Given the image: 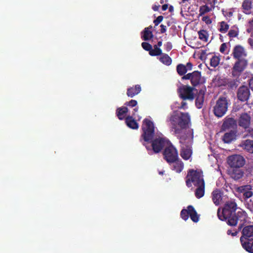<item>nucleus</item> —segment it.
I'll use <instances>...</instances> for the list:
<instances>
[{
  "mask_svg": "<svg viewBox=\"0 0 253 253\" xmlns=\"http://www.w3.org/2000/svg\"><path fill=\"white\" fill-rule=\"evenodd\" d=\"M143 133L141 141L145 145L149 154L159 153L163 148H165L164 155L165 159L168 163L173 162L178 158V153L176 149L170 142L162 136H159L155 139L151 143V139L154 132V126L150 118L145 119L142 126Z\"/></svg>",
  "mask_w": 253,
  "mask_h": 253,
  "instance_id": "f257e3e1",
  "label": "nucleus"
},
{
  "mask_svg": "<svg viewBox=\"0 0 253 253\" xmlns=\"http://www.w3.org/2000/svg\"><path fill=\"white\" fill-rule=\"evenodd\" d=\"M169 120L171 125L172 131L179 137L181 135H188L189 129L193 130L189 127L191 118L188 113L174 111L169 116Z\"/></svg>",
  "mask_w": 253,
  "mask_h": 253,
  "instance_id": "f03ea898",
  "label": "nucleus"
},
{
  "mask_svg": "<svg viewBox=\"0 0 253 253\" xmlns=\"http://www.w3.org/2000/svg\"><path fill=\"white\" fill-rule=\"evenodd\" d=\"M236 206L234 202H227L222 211L220 209L218 210L217 215L219 219L221 220H227L228 224L231 226L236 225L238 220L245 221L247 218V213L245 211L242 210L238 211V217L234 214Z\"/></svg>",
  "mask_w": 253,
  "mask_h": 253,
  "instance_id": "7ed1b4c3",
  "label": "nucleus"
},
{
  "mask_svg": "<svg viewBox=\"0 0 253 253\" xmlns=\"http://www.w3.org/2000/svg\"><path fill=\"white\" fill-rule=\"evenodd\" d=\"M193 138V132L191 129L188 130V135H181L179 137L181 147L180 156L185 160H191L192 151L191 146Z\"/></svg>",
  "mask_w": 253,
  "mask_h": 253,
  "instance_id": "20e7f679",
  "label": "nucleus"
},
{
  "mask_svg": "<svg viewBox=\"0 0 253 253\" xmlns=\"http://www.w3.org/2000/svg\"><path fill=\"white\" fill-rule=\"evenodd\" d=\"M205 183L202 171L200 170H190L187 176L186 184L188 187L192 186V183L195 186Z\"/></svg>",
  "mask_w": 253,
  "mask_h": 253,
  "instance_id": "39448f33",
  "label": "nucleus"
},
{
  "mask_svg": "<svg viewBox=\"0 0 253 253\" xmlns=\"http://www.w3.org/2000/svg\"><path fill=\"white\" fill-rule=\"evenodd\" d=\"M228 104L226 98H219L213 107V111L214 115L218 118L223 117L227 111Z\"/></svg>",
  "mask_w": 253,
  "mask_h": 253,
  "instance_id": "423d86ee",
  "label": "nucleus"
},
{
  "mask_svg": "<svg viewBox=\"0 0 253 253\" xmlns=\"http://www.w3.org/2000/svg\"><path fill=\"white\" fill-rule=\"evenodd\" d=\"M195 88L187 85H182L178 88L180 98L183 100H193L195 95Z\"/></svg>",
  "mask_w": 253,
  "mask_h": 253,
  "instance_id": "0eeeda50",
  "label": "nucleus"
},
{
  "mask_svg": "<svg viewBox=\"0 0 253 253\" xmlns=\"http://www.w3.org/2000/svg\"><path fill=\"white\" fill-rule=\"evenodd\" d=\"M181 216L184 220H187L190 216L191 220L195 222H197L199 220V215L191 206H189L187 209H183L181 211Z\"/></svg>",
  "mask_w": 253,
  "mask_h": 253,
  "instance_id": "6e6552de",
  "label": "nucleus"
},
{
  "mask_svg": "<svg viewBox=\"0 0 253 253\" xmlns=\"http://www.w3.org/2000/svg\"><path fill=\"white\" fill-rule=\"evenodd\" d=\"M227 163L231 167L239 168L245 165V160L244 157L240 155H234L228 157Z\"/></svg>",
  "mask_w": 253,
  "mask_h": 253,
  "instance_id": "1a4fd4ad",
  "label": "nucleus"
},
{
  "mask_svg": "<svg viewBox=\"0 0 253 253\" xmlns=\"http://www.w3.org/2000/svg\"><path fill=\"white\" fill-rule=\"evenodd\" d=\"M247 65V61L244 59H238L235 63L233 69L232 74L234 76L239 75L244 70Z\"/></svg>",
  "mask_w": 253,
  "mask_h": 253,
  "instance_id": "9d476101",
  "label": "nucleus"
},
{
  "mask_svg": "<svg viewBox=\"0 0 253 253\" xmlns=\"http://www.w3.org/2000/svg\"><path fill=\"white\" fill-rule=\"evenodd\" d=\"M252 190L253 187L250 185L240 186L238 188V191L243 193L245 202L246 200H249V199L253 196Z\"/></svg>",
  "mask_w": 253,
  "mask_h": 253,
  "instance_id": "9b49d317",
  "label": "nucleus"
},
{
  "mask_svg": "<svg viewBox=\"0 0 253 253\" xmlns=\"http://www.w3.org/2000/svg\"><path fill=\"white\" fill-rule=\"evenodd\" d=\"M233 57L237 59H242L241 58L246 56V52L244 48L238 45L234 47L232 53Z\"/></svg>",
  "mask_w": 253,
  "mask_h": 253,
  "instance_id": "f8f14e48",
  "label": "nucleus"
},
{
  "mask_svg": "<svg viewBox=\"0 0 253 253\" xmlns=\"http://www.w3.org/2000/svg\"><path fill=\"white\" fill-rule=\"evenodd\" d=\"M240 241L243 247L248 252L253 253V240L241 237Z\"/></svg>",
  "mask_w": 253,
  "mask_h": 253,
  "instance_id": "ddd939ff",
  "label": "nucleus"
},
{
  "mask_svg": "<svg viewBox=\"0 0 253 253\" xmlns=\"http://www.w3.org/2000/svg\"><path fill=\"white\" fill-rule=\"evenodd\" d=\"M250 91L247 87L243 86L239 88L238 92V97L242 101L247 100L249 97Z\"/></svg>",
  "mask_w": 253,
  "mask_h": 253,
  "instance_id": "4468645a",
  "label": "nucleus"
},
{
  "mask_svg": "<svg viewBox=\"0 0 253 253\" xmlns=\"http://www.w3.org/2000/svg\"><path fill=\"white\" fill-rule=\"evenodd\" d=\"M250 122L251 118L250 116L248 114L245 113L240 116L239 119L238 124L240 126L246 128L250 126Z\"/></svg>",
  "mask_w": 253,
  "mask_h": 253,
  "instance_id": "2eb2a0df",
  "label": "nucleus"
},
{
  "mask_svg": "<svg viewBox=\"0 0 253 253\" xmlns=\"http://www.w3.org/2000/svg\"><path fill=\"white\" fill-rule=\"evenodd\" d=\"M205 90V88L201 89L199 91L196 99L195 105L198 109L202 108L203 106Z\"/></svg>",
  "mask_w": 253,
  "mask_h": 253,
  "instance_id": "dca6fc26",
  "label": "nucleus"
},
{
  "mask_svg": "<svg viewBox=\"0 0 253 253\" xmlns=\"http://www.w3.org/2000/svg\"><path fill=\"white\" fill-rule=\"evenodd\" d=\"M239 146L248 152L253 153V140L249 139L244 140Z\"/></svg>",
  "mask_w": 253,
  "mask_h": 253,
  "instance_id": "f3484780",
  "label": "nucleus"
},
{
  "mask_svg": "<svg viewBox=\"0 0 253 253\" xmlns=\"http://www.w3.org/2000/svg\"><path fill=\"white\" fill-rule=\"evenodd\" d=\"M171 165L172 169L174 170L176 172L179 173L180 172L184 167V165L183 162L177 159L176 160L173 161V162H171V163H169Z\"/></svg>",
  "mask_w": 253,
  "mask_h": 253,
  "instance_id": "a211bd4d",
  "label": "nucleus"
},
{
  "mask_svg": "<svg viewBox=\"0 0 253 253\" xmlns=\"http://www.w3.org/2000/svg\"><path fill=\"white\" fill-rule=\"evenodd\" d=\"M212 199L215 205H219L222 200L221 193L220 190L216 189L212 192Z\"/></svg>",
  "mask_w": 253,
  "mask_h": 253,
  "instance_id": "6ab92c4d",
  "label": "nucleus"
},
{
  "mask_svg": "<svg viewBox=\"0 0 253 253\" xmlns=\"http://www.w3.org/2000/svg\"><path fill=\"white\" fill-rule=\"evenodd\" d=\"M141 88L139 85H136L134 87L128 88L127 91V95L131 97L138 94L141 91Z\"/></svg>",
  "mask_w": 253,
  "mask_h": 253,
  "instance_id": "aec40b11",
  "label": "nucleus"
},
{
  "mask_svg": "<svg viewBox=\"0 0 253 253\" xmlns=\"http://www.w3.org/2000/svg\"><path fill=\"white\" fill-rule=\"evenodd\" d=\"M243 171L239 169H234L230 172L231 177L235 180L240 179L243 177Z\"/></svg>",
  "mask_w": 253,
  "mask_h": 253,
  "instance_id": "412c9836",
  "label": "nucleus"
},
{
  "mask_svg": "<svg viewBox=\"0 0 253 253\" xmlns=\"http://www.w3.org/2000/svg\"><path fill=\"white\" fill-rule=\"evenodd\" d=\"M197 188L195 191V196L197 198H200L204 195L205 193V183L201 184L195 185Z\"/></svg>",
  "mask_w": 253,
  "mask_h": 253,
  "instance_id": "4be33fe9",
  "label": "nucleus"
},
{
  "mask_svg": "<svg viewBox=\"0 0 253 253\" xmlns=\"http://www.w3.org/2000/svg\"><path fill=\"white\" fill-rule=\"evenodd\" d=\"M126 122L127 126L132 129H137L138 128V124L132 118L131 116H128L126 118Z\"/></svg>",
  "mask_w": 253,
  "mask_h": 253,
  "instance_id": "5701e85b",
  "label": "nucleus"
},
{
  "mask_svg": "<svg viewBox=\"0 0 253 253\" xmlns=\"http://www.w3.org/2000/svg\"><path fill=\"white\" fill-rule=\"evenodd\" d=\"M243 236L244 238L253 237V225H249L245 227L243 229Z\"/></svg>",
  "mask_w": 253,
  "mask_h": 253,
  "instance_id": "b1692460",
  "label": "nucleus"
},
{
  "mask_svg": "<svg viewBox=\"0 0 253 253\" xmlns=\"http://www.w3.org/2000/svg\"><path fill=\"white\" fill-rule=\"evenodd\" d=\"M201 82V73L198 71L193 72V76H192L191 82V84L195 86L199 84Z\"/></svg>",
  "mask_w": 253,
  "mask_h": 253,
  "instance_id": "393cba45",
  "label": "nucleus"
},
{
  "mask_svg": "<svg viewBox=\"0 0 253 253\" xmlns=\"http://www.w3.org/2000/svg\"><path fill=\"white\" fill-rule=\"evenodd\" d=\"M236 125V121L231 118H226L223 122L222 127L224 129L233 127Z\"/></svg>",
  "mask_w": 253,
  "mask_h": 253,
  "instance_id": "a878e982",
  "label": "nucleus"
},
{
  "mask_svg": "<svg viewBox=\"0 0 253 253\" xmlns=\"http://www.w3.org/2000/svg\"><path fill=\"white\" fill-rule=\"evenodd\" d=\"M128 108L126 107L119 108L117 110V115L120 120H123L126 116L128 112Z\"/></svg>",
  "mask_w": 253,
  "mask_h": 253,
  "instance_id": "bb28decb",
  "label": "nucleus"
},
{
  "mask_svg": "<svg viewBox=\"0 0 253 253\" xmlns=\"http://www.w3.org/2000/svg\"><path fill=\"white\" fill-rule=\"evenodd\" d=\"M236 135L234 131L226 133L223 136L222 140L225 143H230L235 139Z\"/></svg>",
  "mask_w": 253,
  "mask_h": 253,
  "instance_id": "cd10ccee",
  "label": "nucleus"
},
{
  "mask_svg": "<svg viewBox=\"0 0 253 253\" xmlns=\"http://www.w3.org/2000/svg\"><path fill=\"white\" fill-rule=\"evenodd\" d=\"M242 7L245 13L248 14L252 8V2L250 0H245L242 4Z\"/></svg>",
  "mask_w": 253,
  "mask_h": 253,
  "instance_id": "c85d7f7f",
  "label": "nucleus"
},
{
  "mask_svg": "<svg viewBox=\"0 0 253 253\" xmlns=\"http://www.w3.org/2000/svg\"><path fill=\"white\" fill-rule=\"evenodd\" d=\"M161 62L163 64L169 66L171 63V59L170 57L166 54H162L159 58Z\"/></svg>",
  "mask_w": 253,
  "mask_h": 253,
  "instance_id": "c756f323",
  "label": "nucleus"
},
{
  "mask_svg": "<svg viewBox=\"0 0 253 253\" xmlns=\"http://www.w3.org/2000/svg\"><path fill=\"white\" fill-rule=\"evenodd\" d=\"M137 104V102L135 100H131L129 102H126L125 103V105L129 107H135L133 110L132 115L135 116V113L137 112L138 110V107L136 106Z\"/></svg>",
  "mask_w": 253,
  "mask_h": 253,
  "instance_id": "7c9ffc66",
  "label": "nucleus"
},
{
  "mask_svg": "<svg viewBox=\"0 0 253 253\" xmlns=\"http://www.w3.org/2000/svg\"><path fill=\"white\" fill-rule=\"evenodd\" d=\"M152 37L153 34L152 32L149 30V28H145L142 36L143 39L145 41H148L151 39Z\"/></svg>",
  "mask_w": 253,
  "mask_h": 253,
  "instance_id": "2f4dec72",
  "label": "nucleus"
},
{
  "mask_svg": "<svg viewBox=\"0 0 253 253\" xmlns=\"http://www.w3.org/2000/svg\"><path fill=\"white\" fill-rule=\"evenodd\" d=\"M229 28V25L224 21H222L219 24V31L222 33H225L227 32Z\"/></svg>",
  "mask_w": 253,
  "mask_h": 253,
  "instance_id": "473e14b6",
  "label": "nucleus"
},
{
  "mask_svg": "<svg viewBox=\"0 0 253 253\" xmlns=\"http://www.w3.org/2000/svg\"><path fill=\"white\" fill-rule=\"evenodd\" d=\"M211 10V8L207 5H204L200 6L199 9V16H201L204 15L205 13H207L210 12Z\"/></svg>",
  "mask_w": 253,
  "mask_h": 253,
  "instance_id": "72a5a7b5",
  "label": "nucleus"
},
{
  "mask_svg": "<svg viewBox=\"0 0 253 253\" xmlns=\"http://www.w3.org/2000/svg\"><path fill=\"white\" fill-rule=\"evenodd\" d=\"M238 28L236 26H234L231 27L228 35L230 38H235L238 35Z\"/></svg>",
  "mask_w": 253,
  "mask_h": 253,
  "instance_id": "f704fd0d",
  "label": "nucleus"
},
{
  "mask_svg": "<svg viewBox=\"0 0 253 253\" xmlns=\"http://www.w3.org/2000/svg\"><path fill=\"white\" fill-rule=\"evenodd\" d=\"M149 54L151 56H157L161 54L162 55V50L157 46V45H154V49L151 48L149 52Z\"/></svg>",
  "mask_w": 253,
  "mask_h": 253,
  "instance_id": "c9c22d12",
  "label": "nucleus"
},
{
  "mask_svg": "<svg viewBox=\"0 0 253 253\" xmlns=\"http://www.w3.org/2000/svg\"><path fill=\"white\" fill-rule=\"evenodd\" d=\"M219 62V57L214 55L211 59V65L213 67H215L218 65Z\"/></svg>",
  "mask_w": 253,
  "mask_h": 253,
  "instance_id": "e433bc0d",
  "label": "nucleus"
},
{
  "mask_svg": "<svg viewBox=\"0 0 253 253\" xmlns=\"http://www.w3.org/2000/svg\"><path fill=\"white\" fill-rule=\"evenodd\" d=\"M199 37L204 42H207L208 39V33L205 30H201L198 32Z\"/></svg>",
  "mask_w": 253,
  "mask_h": 253,
  "instance_id": "4c0bfd02",
  "label": "nucleus"
},
{
  "mask_svg": "<svg viewBox=\"0 0 253 253\" xmlns=\"http://www.w3.org/2000/svg\"><path fill=\"white\" fill-rule=\"evenodd\" d=\"M187 71L186 67L182 64H179L177 66V71L180 75H184Z\"/></svg>",
  "mask_w": 253,
  "mask_h": 253,
  "instance_id": "58836bf2",
  "label": "nucleus"
},
{
  "mask_svg": "<svg viewBox=\"0 0 253 253\" xmlns=\"http://www.w3.org/2000/svg\"><path fill=\"white\" fill-rule=\"evenodd\" d=\"M175 108H177L178 109L186 110L188 108V106L187 103L184 101H182L180 105L176 106Z\"/></svg>",
  "mask_w": 253,
  "mask_h": 253,
  "instance_id": "ea45409f",
  "label": "nucleus"
},
{
  "mask_svg": "<svg viewBox=\"0 0 253 253\" xmlns=\"http://www.w3.org/2000/svg\"><path fill=\"white\" fill-rule=\"evenodd\" d=\"M141 45L144 49L147 51H149V52L152 48L151 45L147 42H143L142 43Z\"/></svg>",
  "mask_w": 253,
  "mask_h": 253,
  "instance_id": "a19ab883",
  "label": "nucleus"
},
{
  "mask_svg": "<svg viewBox=\"0 0 253 253\" xmlns=\"http://www.w3.org/2000/svg\"><path fill=\"white\" fill-rule=\"evenodd\" d=\"M246 204L247 208L252 210L253 209V199L246 201Z\"/></svg>",
  "mask_w": 253,
  "mask_h": 253,
  "instance_id": "79ce46f5",
  "label": "nucleus"
},
{
  "mask_svg": "<svg viewBox=\"0 0 253 253\" xmlns=\"http://www.w3.org/2000/svg\"><path fill=\"white\" fill-rule=\"evenodd\" d=\"M202 20L206 24H210L211 23V20L210 18L208 16H204L202 18Z\"/></svg>",
  "mask_w": 253,
  "mask_h": 253,
  "instance_id": "37998d69",
  "label": "nucleus"
},
{
  "mask_svg": "<svg viewBox=\"0 0 253 253\" xmlns=\"http://www.w3.org/2000/svg\"><path fill=\"white\" fill-rule=\"evenodd\" d=\"M163 17L162 16H158L156 20H154V23L155 25H158L163 20Z\"/></svg>",
  "mask_w": 253,
  "mask_h": 253,
  "instance_id": "c03bdc74",
  "label": "nucleus"
},
{
  "mask_svg": "<svg viewBox=\"0 0 253 253\" xmlns=\"http://www.w3.org/2000/svg\"><path fill=\"white\" fill-rule=\"evenodd\" d=\"M233 10L230 9L228 11H225V13H224V14L225 16H226L227 17H231L233 16Z\"/></svg>",
  "mask_w": 253,
  "mask_h": 253,
  "instance_id": "a18cd8bd",
  "label": "nucleus"
},
{
  "mask_svg": "<svg viewBox=\"0 0 253 253\" xmlns=\"http://www.w3.org/2000/svg\"><path fill=\"white\" fill-rule=\"evenodd\" d=\"M227 48L226 44L224 43H222L220 47V51L221 53H225Z\"/></svg>",
  "mask_w": 253,
  "mask_h": 253,
  "instance_id": "49530a36",
  "label": "nucleus"
},
{
  "mask_svg": "<svg viewBox=\"0 0 253 253\" xmlns=\"http://www.w3.org/2000/svg\"><path fill=\"white\" fill-rule=\"evenodd\" d=\"M167 51H169L172 48V44L170 42H168L165 44Z\"/></svg>",
  "mask_w": 253,
  "mask_h": 253,
  "instance_id": "de8ad7c7",
  "label": "nucleus"
},
{
  "mask_svg": "<svg viewBox=\"0 0 253 253\" xmlns=\"http://www.w3.org/2000/svg\"><path fill=\"white\" fill-rule=\"evenodd\" d=\"M193 76V73H189L185 76H184L182 77L183 79L185 80H191L192 76Z\"/></svg>",
  "mask_w": 253,
  "mask_h": 253,
  "instance_id": "09e8293b",
  "label": "nucleus"
},
{
  "mask_svg": "<svg viewBox=\"0 0 253 253\" xmlns=\"http://www.w3.org/2000/svg\"><path fill=\"white\" fill-rule=\"evenodd\" d=\"M227 233L228 235H231L232 236H235L237 234L238 232L237 231L232 232V230H228Z\"/></svg>",
  "mask_w": 253,
  "mask_h": 253,
  "instance_id": "8fccbe9b",
  "label": "nucleus"
},
{
  "mask_svg": "<svg viewBox=\"0 0 253 253\" xmlns=\"http://www.w3.org/2000/svg\"><path fill=\"white\" fill-rule=\"evenodd\" d=\"M249 86L251 89L253 90V77L249 81Z\"/></svg>",
  "mask_w": 253,
  "mask_h": 253,
  "instance_id": "3c124183",
  "label": "nucleus"
},
{
  "mask_svg": "<svg viewBox=\"0 0 253 253\" xmlns=\"http://www.w3.org/2000/svg\"><path fill=\"white\" fill-rule=\"evenodd\" d=\"M161 29V32L162 33H164L166 31V26L164 25H161L160 26Z\"/></svg>",
  "mask_w": 253,
  "mask_h": 253,
  "instance_id": "603ef678",
  "label": "nucleus"
},
{
  "mask_svg": "<svg viewBox=\"0 0 253 253\" xmlns=\"http://www.w3.org/2000/svg\"><path fill=\"white\" fill-rule=\"evenodd\" d=\"M248 43L250 44L251 47L253 48V39L251 38L249 39Z\"/></svg>",
  "mask_w": 253,
  "mask_h": 253,
  "instance_id": "864d4df0",
  "label": "nucleus"
},
{
  "mask_svg": "<svg viewBox=\"0 0 253 253\" xmlns=\"http://www.w3.org/2000/svg\"><path fill=\"white\" fill-rule=\"evenodd\" d=\"M186 68L189 70H191L192 68V64L190 63L187 64Z\"/></svg>",
  "mask_w": 253,
  "mask_h": 253,
  "instance_id": "5fc2aeb1",
  "label": "nucleus"
},
{
  "mask_svg": "<svg viewBox=\"0 0 253 253\" xmlns=\"http://www.w3.org/2000/svg\"><path fill=\"white\" fill-rule=\"evenodd\" d=\"M190 0H181V3L182 4H186L187 2H188Z\"/></svg>",
  "mask_w": 253,
  "mask_h": 253,
  "instance_id": "6e6d98bb",
  "label": "nucleus"
},
{
  "mask_svg": "<svg viewBox=\"0 0 253 253\" xmlns=\"http://www.w3.org/2000/svg\"><path fill=\"white\" fill-rule=\"evenodd\" d=\"M167 8H168V5H167V4H164V5H163L162 6V9H163V10H167Z\"/></svg>",
  "mask_w": 253,
  "mask_h": 253,
  "instance_id": "4d7b16f0",
  "label": "nucleus"
},
{
  "mask_svg": "<svg viewBox=\"0 0 253 253\" xmlns=\"http://www.w3.org/2000/svg\"><path fill=\"white\" fill-rule=\"evenodd\" d=\"M162 45V42L161 41H159L158 42V44H157V46L159 47H160Z\"/></svg>",
  "mask_w": 253,
  "mask_h": 253,
  "instance_id": "13d9d810",
  "label": "nucleus"
},
{
  "mask_svg": "<svg viewBox=\"0 0 253 253\" xmlns=\"http://www.w3.org/2000/svg\"><path fill=\"white\" fill-rule=\"evenodd\" d=\"M153 9L155 10V11H156L158 10V6H153Z\"/></svg>",
  "mask_w": 253,
  "mask_h": 253,
  "instance_id": "bf43d9fd",
  "label": "nucleus"
},
{
  "mask_svg": "<svg viewBox=\"0 0 253 253\" xmlns=\"http://www.w3.org/2000/svg\"><path fill=\"white\" fill-rule=\"evenodd\" d=\"M177 103H175L174 104V105L173 107H172V109H173V107H174V108H176L175 107L176 106H177Z\"/></svg>",
  "mask_w": 253,
  "mask_h": 253,
  "instance_id": "052dcab7",
  "label": "nucleus"
},
{
  "mask_svg": "<svg viewBox=\"0 0 253 253\" xmlns=\"http://www.w3.org/2000/svg\"><path fill=\"white\" fill-rule=\"evenodd\" d=\"M163 173H164V172H163V171H159V174H163Z\"/></svg>",
  "mask_w": 253,
  "mask_h": 253,
  "instance_id": "680f3d73",
  "label": "nucleus"
},
{
  "mask_svg": "<svg viewBox=\"0 0 253 253\" xmlns=\"http://www.w3.org/2000/svg\"><path fill=\"white\" fill-rule=\"evenodd\" d=\"M164 2V0H161V3H163Z\"/></svg>",
  "mask_w": 253,
  "mask_h": 253,
  "instance_id": "e2e57ef3",
  "label": "nucleus"
},
{
  "mask_svg": "<svg viewBox=\"0 0 253 253\" xmlns=\"http://www.w3.org/2000/svg\"><path fill=\"white\" fill-rule=\"evenodd\" d=\"M160 144L158 143L157 145V146L159 147L160 146Z\"/></svg>",
  "mask_w": 253,
  "mask_h": 253,
  "instance_id": "0e129e2a",
  "label": "nucleus"
},
{
  "mask_svg": "<svg viewBox=\"0 0 253 253\" xmlns=\"http://www.w3.org/2000/svg\"><path fill=\"white\" fill-rule=\"evenodd\" d=\"M140 118H141L140 117H139L138 120H139L140 119Z\"/></svg>",
  "mask_w": 253,
  "mask_h": 253,
  "instance_id": "69168bd1",
  "label": "nucleus"
}]
</instances>
